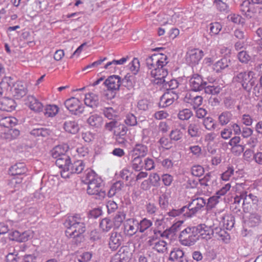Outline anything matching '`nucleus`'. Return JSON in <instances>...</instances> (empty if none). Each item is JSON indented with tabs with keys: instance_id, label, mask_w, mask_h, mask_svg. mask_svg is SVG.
<instances>
[{
	"instance_id": "obj_31",
	"label": "nucleus",
	"mask_w": 262,
	"mask_h": 262,
	"mask_svg": "<svg viewBox=\"0 0 262 262\" xmlns=\"http://www.w3.org/2000/svg\"><path fill=\"white\" fill-rule=\"evenodd\" d=\"M28 84L26 82L17 81V99L21 98L28 93Z\"/></svg>"
},
{
	"instance_id": "obj_60",
	"label": "nucleus",
	"mask_w": 262,
	"mask_h": 262,
	"mask_svg": "<svg viewBox=\"0 0 262 262\" xmlns=\"http://www.w3.org/2000/svg\"><path fill=\"white\" fill-rule=\"evenodd\" d=\"M31 235L30 231H25L22 233H20L17 231V242L25 243L27 242Z\"/></svg>"
},
{
	"instance_id": "obj_38",
	"label": "nucleus",
	"mask_w": 262,
	"mask_h": 262,
	"mask_svg": "<svg viewBox=\"0 0 262 262\" xmlns=\"http://www.w3.org/2000/svg\"><path fill=\"white\" fill-rule=\"evenodd\" d=\"M142 158L140 156H137L132 160V167L135 171H140L143 168L144 162Z\"/></svg>"
},
{
	"instance_id": "obj_44",
	"label": "nucleus",
	"mask_w": 262,
	"mask_h": 262,
	"mask_svg": "<svg viewBox=\"0 0 262 262\" xmlns=\"http://www.w3.org/2000/svg\"><path fill=\"white\" fill-rule=\"evenodd\" d=\"M1 138L7 140L11 141L16 138V129L9 128L7 132L2 133Z\"/></svg>"
},
{
	"instance_id": "obj_41",
	"label": "nucleus",
	"mask_w": 262,
	"mask_h": 262,
	"mask_svg": "<svg viewBox=\"0 0 262 262\" xmlns=\"http://www.w3.org/2000/svg\"><path fill=\"white\" fill-rule=\"evenodd\" d=\"M203 124L206 129L208 130H214L217 124L214 119L211 117H207L204 119Z\"/></svg>"
},
{
	"instance_id": "obj_1",
	"label": "nucleus",
	"mask_w": 262,
	"mask_h": 262,
	"mask_svg": "<svg viewBox=\"0 0 262 262\" xmlns=\"http://www.w3.org/2000/svg\"><path fill=\"white\" fill-rule=\"evenodd\" d=\"M85 172L82 181L88 185V194L95 195L96 199H104L106 195V192L104 189L101 178L91 169L86 170Z\"/></svg>"
},
{
	"instance_id": "obj_40",
	"label": "nucleus",
	"mask_w": 262,
	"mask_h": 262,
	"mask_svg": "<svg viewBox=\"0 0 262 262\" xmlns=\"http://www.w3.org/2000/svg\"><path fill=\"white\" fill-rule=\"evenodd\" d=\"M200 126L198 123H190L188 127V133L191 137L199 136Z\"/></svg>"
},
{
	"instance_id": "obj_24",
	"label": "nucleus",
	"mask_w": 262,
	"mask_h": 262,
	"mask_svg": "<svg viewBox=\"0 0 262 262\" xmlns=\"http://www.w3.org/2000/svg\"><path fill=\"white\" fill-rule=\"evenodd\" d=\"M213 236L218 239H221L227 243L230 239V235L224 229L220 227H215L213 229Z\"/></svg>"
},
{
	"instance_id": "obj_16",
	"label": "nucleus",
	"mask_w": 262,
	"mask_h": 262,
	"mask_svg": "<svg viewBox=\"0 0 262 262\" xmlns=\"http://www.w3.org/2000/svg\"><path fill=\"white\" fill-rule=\"evenodd\" d=\"M67 228L65 233L66 235L69 234L70 236H72L74 234L84 233L86 230L85 225L84 223H79L77 224L64 225Z\"/></svg>"
},
{
	"instance_id": "obj_56",
	"label": "nucleus",
	"mask_w": 262,
	"mask_h": 262,
	"mask_svg": "<svg viewBox=\"0 0 262 262\" xmlns=\"http://www.w3.org/2000/svg\"><path fill=\"white\" fill-rule=\"evenodd\" d=\"M148 180L150 185L154 187H159L160 185V178L156 173L150 174Z\"/></svg>"
},
{
	"instance_id": "obj_30",
	"label": "nucleus",
	"mask_w": 262,
	"mask_h": 262,
	"mask_svg": "<svg viewBox=\"0 0 262 262\" xmlns=\"http://www.w3.org/2000/svg\"><path fill=\"white\" fill-rule=\"evenodd\" d=\"M232 117V114L230 112L224 111L219 116V122L222 126H224L231 121Z\"/></svg>"
},
{
	"instance_id": "obj_58",
	"label": "nucleus",
	"mask_w": 262,
	"mask_h": 262,
	"mask_svg": "<svg viewBox=\"0 0 262 262\" xmlns=\"http://www.w3.org/2000/svg\"><path fill=\"white\" fill-rule=\"evenodd\" d=\"M103 112L105 117L110 120H114L113 118L117 116L116 111L112 107H105Z\"/></svg>"
},
{
	"instance_id": "obj_12",
	"label": "nucleus",
	"mask_w": 262,
	"mask_h": 262,
	"mask_svg": "<svg viewBox=\"0 0 262 262\" xmlns=\"http://www.w3.org/2000/svg\"><path fill=\"white\" fill-rule=\"evenodd\" d=\"M197 234L200 238L209 240L213 236V229L211 226H208L205 224H200L195 226Z\"/></svg>"
},
{
	"instance_id": "obj_21",
	"label": "nucleus",
	"mask_w": 262,
	"mask_h": 262,
	"mask_svg": "<svg viewBox=\"0 0 262 262\" xmlns=\"http://www.w3.org/2000/svg\"><path fill=\"white\" fill-rule=\"evenodd\" d=\"M68 149L69 146L68 144L59 145L51 150V154L53 158L57 159L61 158L62 155H67L66 152Z\"/></svg>"
},
{
	"instance_id": "obj_52",
	"label": "nucleus",
	"mask_w": 262,
	"mask_h": 262,
	"mask_svg": "<svg viewBox=\"0 0 262 262\" xmlns=\"http://www.w3.org/2000/svg\"><path fill=\"white\" fill-rule=\"evenodd\" d=\"M156 55H157V57L155 59L158 66L164 67L168 63V58L166 55L161 53L156 54Z\"/></svg>"
},
{
	"instance_id": "obj_3",
	"label": "nucleus",
	"mask_w": 262,
	"mask_h": 262,
	"mask_svg": "<svg viewBox=\"0 0 262 262\" xmlns=\"http://www.w3.org/2000/svg\"><path fill=\"white\" fill-rule=\"evenodd\" d=\"M235 81L240 83L243 89L248 93L251 91L254 83H256V79L253 76V72H242L234 77Z\"/></svg>"
},
{
	"instance_id": "obj_4",
	"label": "nucleus",
	"mask_w": 262,
	"mask_h": 262,
	"mask_svg": "<svg viewBox=\"0 0 262 262\" xmlns=\"http://www.w3.org/2000/svg\"><path fill=\"white\" fill-rule=\"evenodd\" d=\"M64 104L68 110L74 115L79 116L83 113L84 106L77 98L71 97L67 99Z\"/></svg>"
},
{
	"instance_id": "obj_35",
	"label": "nucleus",
	"mask_w": 262,
	"mask_h": 262,
	"mask_svg": "<svg viewBox=\"0 0 262 262\" xmlns=\"http://www.w3.org/2000/svg\"><path fill=\"white\" fill-rule=\"evenodd\" d=\"M126 214L123 211H118L114 216L113 223L115 228H118L125 220Z\"/></svg>"
},
{
	"instance_id": "obj_61",
	"label": "nucleus",
	"mask_w": 262,
	"mask_h": 262,
	"mask_svg": "<svg viewBox=\"0 0 262 262\" xmlns=\"http://www.w3.org/2000/svg\"><path fill=\"white\" fill-rule=\"evenodd\" d=\"M124 122L128 126H135L137 124V118L134 114H128L126 116Z\"/></svg>"
},
{
	"instance_id": "obj_43",
	"label": "nucleus",
	"mask_w": 262,
	"mask_h": 262,
	"mask_svg": "<svg viewBox=\"0 0 262 262\" xmlns=\"http://www.w3.org/2000/svg\"><path fill=\"white\" fill-rule=\"evenodd\" d=\"M113 222L108 218H104L100 223L99 227L103 231H108L113 226Z\"/></svg>"
},
{
	"instance_id": "obj_47",
	"label": "nucleus",
	"mask_w": 262,
	"mask_h": 262,
	"mask_svg": "<svg viewBox=\"0 0 262 262\" xmlns=\"http://www.w3.org/2000/svg\"><path fill=\"white\" fill-rule=\"evenodd\" d=\"M223 225L227 230H231L235 224V218L232 215H227L223 217Z\"/></svg>"
},
{
	"instance_id": "obj_20",
	"label": "nucleus",
	"mask_w": 262,
	"mask_h": 262,
	"mask_svg": "<svg viewBox=\"0 0 262 262\" xmlns=\"http://www.w3.org/2000/svg\"><path fill=\"white\" fill-rule=\"evenodd\" d=\"M63 127L66 132L72 134L77 133L79 129L78 123L74 120H66Z\"/></svg>"
},
{
	"instance_id": "obj_8",
	"label": "nucleus",
	"mask_w": 262,
	"mask_h": 262,
	"mask_svg": "<svg viewBox=\"0 0 262 262\" xmlns=\"http://www.w3.org/2000/svg\"><path fill=\"white\" fill-rule=\"evenodd\" d=\"M204 56V53L198 49L189 50L186 53V61L190 66L198 64L200 60Z\"/></svg>"
},
{
	"instance_id": "obj_13",
	"label": "nucleus",
	"mask_w": 262,
	"mask_h": 262,
	"mask_svg": "<svg viewBox=\"0 0 262 262\" xmlns=\"http://www.w3.org/2000/svg\"><path fill=\"white\" fill-rule=\"evenodd\" d=\"M127 127L123 124L120 126V128L114 130L113 135L115 137L116 142L122 146H126L127 140L126 138Z\"/></svg>"
},
{
	"instance_id": "obj_49",
	"label": "nucleus",
	"mask_w": 262,
	"mask_h": 262,
	"mask_svg": "<svg viewBox=\"0 0 262 262\" xmlns=\"http://www.w3.org/2000/svg\"><path fill=\"white\" fill-rule=\"evenodd\" d=\"M45 111L44 114L47 117H53L58 113V108L55 105H49L46 106Z\"/></svg>"
},
{
	"instance_id": "obj_59",
	"label": "nucleus",
	"mask_w": 262,
	"mask_h": 262,
	"mask_svg": "<svg viewBox=\"0 0 262 262\" xmlns=\"http://www.w3.org/2000/svg\"><path fill=\"white\" fill-rule=\"evenodd\" d=\"M150 106V102L147 99L140 100L137 103L138 109L143 111H147Z\"/></svg>"
},
{
	"instance_id": "obj_26",
	"label": "nucleus",
	"mask_w": 262,
	"mask_h": 262,
	"mask_svg": "<svg viewBox=\"0 0 262 262\" xmlns=\"http://www.w3.org/2000/svg\"><path fill=\"white\" fill-rule=\"evenodd\" d=\"M71 158L68 155H62L61 158L56 159L55 164L61 169L68 170L70 164H71Z\"/></svg>"
},
{
	"instance_id": "obj_5",
	"label": "nucleus",
	"mask_w": 262,
	"mask_h": 262,
	"mask_svg": "<svg viewBox=\"0 0 262 262\" xmlns=\"http://www.w3.org/2000/svg\"><path fill=\"white\" fill-rule=\"evenodd\" d=\"M206 204L205 200L202 198H198L193 200L187 205H185L187 208L188 217H191L195 215Z\"/></svg>"
},
{
	"instance_id": "obj_37",
	"label": "nucleus",
	"mask_w": 262,
	"mask_h": 262,
	"mask_svg": "<svg viewBox=\"0 0 262 262\" xmlns=\"http://www.w3.org/2000/svg\"><path fill=\"white\" fill-rule=\"evenodd\" d=\"M240 196L242 199L243 200V202H245V204L249 203L250 204L251 202L255 204L258 201L256 196L251 193L248 194V192L247 191H244L241 193Z\"/></svg>"
},
{
	"instance_id": "obj_36",
	"label": "nucleus",
	"mask_w": 262,
	"mask_h": 262,
	"mask_svg": "<svg viewBox=\"0 0 262 262\" xmlns=\"http://www.w3.org/2000/svg\"><path fill=\"white\" fill-rule=\"evenodd\" d=\"M204 92L206 94L212 95H217L220 93L222 88L219 85L209 84L208 83L204 86Z\"/></svg>"
},
{
	"instance_id": "obj_29",
	"label": "nucleus",
	"mask_w": 262,
	"mask_h": 262,
	"mask_svg": "<svg viewBox=\"0 0 262 262\" xmlns=\"http://www.w3.org/2000/svg\"><path fill=\"white\" fill-rule=\"evenodd\" d=\"M230 63V61L229 59L225 57L223 58L213 64V69L219 73L221 70L228 67Z\"/></svg>"
},
{
	"instance_id": "obj_10",
	"label": "nucleus",
	"mask_w": 262,
	"mask_h": 262,
	"mask_svg": "<svg viewBox=\"0 0 262 262\" xmlns=\"http://www.w3.org/2000/svg\"><path fill=\"white\" fill-rule=\"evenodd\" d=\"M124 241L123 234L121 232L113 231L110 234L108 242L110 248L113 250H116Z\"/></svg>"
},
{
	"instance_id": "obj_51",
	"label": "nucleus",
	"mask_w": 262,
	"mask_h": 262,
	"mask_svg": "<svg viewBox=\"0 0 262 262\" xmlns=\"http://www.w3.org/2000/svg\"><path fill=\"white\" fill-rule=\"evenodd\" d=\"M68 238H72V239L71 241L72 244L76 246L79 245L81 243H82L84 240V237L83 235V233L81 234H74L72 236H70L69 234H68V235H66Z\"/></svg>"
},
{
	"instance_id": "obj_7",
	"label": "nucleus",
	"mask_w": 262,
	"mask_h": 262,
	"mask_svg": "<svg viewBox=\"0 0 262 262\" xmlns=\"http://www.w3.org/2000/svg\"><path fill=\"white\" fill-rule=\"evenodd\" d=\"M190 89L194 92H199L203 90L204 86L208 82L204 81L201 75L198 74L192 75L189 80Z\"/></svg>"
},
{
	"instance_id": "obj_53",
	"label": "nucleus",
	"mask_w": 262,
	"mask_h": 262,
	"mask_svg": "<svg viewBox=\"0 0 262 262\" xmlns=\"http://www.w3.org/2000/svg\"><path fill=\"white\" fill-rule=\"evenodd\" d=\"M156 56V54H154L145 58L146 65L148 69L151 70V71L158 66L155 59L157 57Z\"/></svg>"
},
{
	"instance_id": "obj_23",
	"label": "nucleus",
	"mask_w": 262,
	"mask_h": 262,
	"mask_svg": "<svg viewBox=\"0 0 262 262\" xmlns=\"http://www.w3.org/2000/svg\"><path fill=\"white\" fill-rule=\"evenodd\" d=\"M84 104L92 108L97 107L99 104V98L98 95L93 93L85 94Z\"/></svg>"
},
{
	"instance_id": "obj_57",
	"label": "nucleus",
	"mask_w": 262,
	"mask_h": 262,
	"mask_svg": "<svg viewBox=\"0 0 262 262\" xmlns=\"http://www.w3.org/2000/svg\"><path fill=\"white\" fill-rule=\"evenodd\" d=\"M227 18L231 20L232 22L237 24H245V19L243 18L242 16L237 14H231L229 15L227 17Z\"/></svg>"
},
{
	"instance_id": "obj_11",
	"label": "nucleus",
	"mask_w": 262,
	"mask_h": 262,
	"mask_svg": "<svg viewBox=\"0 0 262 262\" xmlns=\"http://www.w3.org/2000/svg\"><path fill=\"white\" fill-rule=\"evenodd\" d=\"M24 101L25 105L35 113H39L43 110L42 104L33 95H28L24 99Z\"/></svg>"
},
{
	"instance_id": "obj_28",
	"label": "nucleus",
	"mask_w": 262,
	"mask_h": 262,
	"mask_svg": "<svg viewBox=\"0 0 262 262\" xmlns=\"http://www.w3.org/2000/svg\"><path fill=\"white\" fill-rule=\"evenodd\" d=\"M87 122L91 126L95 128H100L103 122V118L97 114L91 115L87 120Z\"/></svg>"
},
{
	"instance_id": "obj_17",
	"label": "nucleus",
	"mask_w": 262,
	"mask_h": 262,
	"mask_svg": "<svg viewBox=\"0 0 262 262\" xmlns=\"http://www.w3.org/2000/svg\"><path fill=\"white\" fill-rule=\"evenodd\" d=\"M234 201L230 204V209L231 212L238 216L243 217V213L242 210V203H241L242 198L241 196L236 195L233 199Z\"/></svg>"
},
{
	"instance_id": "obj_33",
	"label": "nucleus",
	"mask_w": 262,
	"mask_h": 262,
	"mask_svg": "<svg viewBox=\"0 0 262 262\" xmlns=\"http://www.w3.org/2000/svg\"><path fill=\"white\" fill-rule=\"evenodd\" d=\"M16 118L11 117H6L0 120V125L9 128L15 126Z\"/></svg>"
},
{
	"instance_id": "obj_54",
	"label": "nucleus",
	"mask_w": 262,
	"mask_h": 262,
	"mask_svg": "<svg viewBox=\"0 0 262 262\" xmlns=\"http://www.w3.org/2000/svg\"><path fill=\"white\" fill-rule=\"evenodd\" d=\"M193 115L192 111L187 108L180 111L178 115L179 119L181 120H187Z\"/></svg>"
},
{
	"instance_id": "obj_50",
	"label": "nucleus",
	"mask_w": 262,
	"mask_h": 262,
	"mask_svg": "<svg viewBox=\"0 0 262 262\" xmlns=\"http://www.w3.org/2000/svg\"><path fill=\"white\" fill-rule=\"evenodd\" d=\"M252 89V93L254 95V100L257 101L260 98H261L262 95V87L260 85H258V82L257 80L256 81V83H254Z\"/></svg>"
},
{
	"instance_id": "obj_25",
	"label": "nucleus",
	"mask_w": 262,
	"mask_h": 262,
	"mask_svg": "<svg viewBox=\"0 0 262 262\" xmlns=\"http://www.w3.org/2000/svg\"><path fill=\"white\" fill-rule=\"evenodd\" d=\"M131 253L126 251L123 248H121L115 255L116 262H128L130 259Z\"/></svg>"
},
{
	"instance_id": "obj_39",
	"label": "nucleus",
	"mask_w": 262,
	"mask_h": 262,
	"mask_svg": "<svg viewBox=\"0 0 262 262\" xmlns=\"http://www.w3.org/2000/svg\"><path fill=\"white\" fill-rule=\"evenodd\" d=\"M152 224V222L150 220L144 218L140 222H138V231L141 233H144L151 226Z\"/></svg>"
},
{
	"instance_id": "obj_62",
	"label": "nucleus",
	"mask_w": 262,
	"mask_h": 262,
	"mask_svg": "<svg viewBox=\"0 0 262 262\" xmlns=\"http://www.w3.org/2000/svg\"><path fill=\"white\" fill-rule=\"evenodd\" d=\"M189 99L190 100V103L192 104L194 109H196L202 104L203 97L201 96H196L195 97L190 96Z\"/></svg>"
},
{
	"instance_id": "obj_55",
	"label": "nucleus",
	"mask_w": 262,
	"mask_h": 262,
	"mask_svg": "<svg viewBox=\"0 0 262 262\" xmlns=\"http://www.w3.org/2000/svg\"><path fill=\"white\" fill-rule=\"evenodd\" d=\"M167 243L164 241H159L154 244V249L159 253H164L167 249Z\"/></svg>"
},
{
	"instance_id": "obj_34",
	"label": "nucleus",
	"mask_w": 262,
	"mask_h": 262,
	"mask_svg": "<svg viewBox=\"0 0 262 262\" xmlns=\"http://www.w3.org/2000/svg\"><path fill=\"white\" fill-rule=\"evenodd\" d=\"M148 151L147 147L146 145L142 144H137L133 150V154L141 157H145Z\"/></svg>"
},
{
	"instance_id": "obj_27",
	"label": "nucleus",
	"mask_w": 262,
	"mask_h": 262,
	"mask_svg": "<svg viewBox=\"0 0 262 262\" xmlns=\"http://www.w3.org/2000/svg\"><path fill=\"white\" fill-rule=\"evenodd\" d=\"M124 186V183L121 181H118L114 183L108 192V196L112 197L117 193L120 194Z\"/></svg>"
},
{
	"instance_id": "obj_22",
	"label": "nucleus",
	"mask_w": 262,
	"mask_h": 262,
	"mask_svg": "<svg viewBox=\"0 0 262 262\" xmlns=\"http://www.w3.org/2000/svg\"><path fill=\"white\" fill-rule=\"evenodd\" d=\"M84 167V163L82 160L74 161L73 162L71 161L68 170H69L71 174H79L83 170Z\"/></svg>"
},
{
	"instance_id": "obj_19",
	"label": "nucleus",
	"mask_w": 262,
	"mask_h": 262,
	"mask_svg": "<svg viewBox=\"0 0 262 262\" xmlns=\"http://www.w3.org/2000/svg\"><path fill=\"white\" fill-rule=\"evenodd\" d=\"M15 102L9 98L0 99V110L3 111L11 112L15 108Z\"/></svg>"
},
{
	"instance_id": "obj_46",
	"label": "nucleus",
	"mask_w": 262,
	"mask_h": 262,
	"mask_svg": "<svg viewBox=\"0 0 262 262\" xmlns=\"http://www.w3.org/2000/svg\"><path fill=\"white\" fill-rule=\"evenodd\" d=\"M213 4L218 10L221 12L228 13L229 12V7L223 0H214Z\"/></svg>"
},
{
	"instance_id": "obj_14",
	"label": "nucleus",
	"mask_w": 262,
	"mask_h": 262,
	"mask_svg": "<svg viewBox=\"0 0 262 262\" xmlns=\"http://www.w3.org/2000/svg\"><path fill=\"white\" fill-rule=\"evenodd\" d=\"M121 83V77L118 75H113L110 76L103 82V84L106 86L108 90L116 91L119 90Z\"/></svg>"
},
{
	"instance_id": "obj_6",
	"label": "nucleus",
	"mask_w": 262,
	"mask_h": 262,
	"mask_svg": "<svg viewBox=\"0 0 262 262\" xmlns=\"http://www.w3.org/2000/svg\"><path fill=\"white\" fill-rule=\"evenodd\" d=\"M163 67L157 66L150 71L151 76L155 78L154 82L157 84H161L165 82L168 75V71Z\"/></svg>"
},
{
	"instance_id": "obj_45",
	"label": "nucleus",
	"mask_w": 262,
	"mask_h": 262,
	"mask_svg": "<svg viewBox=\"0 0 262 262\" xmlns=\"http://www.w3.org/2000/svg\"><path fill=\"white\" fill-rule=\"evenodd\" d=\"M169 216L176 217L179 216L181 214H183L184 216L188 217V213L187 211V208L185 206H183L180 209H172L167 213Z\"/></svg>"
},
{
	"instance_id": "obj_64",
	"label": "nucleus",
	"mask_w": 262,
	"mask_h": 262,
	"mask_svg": "<svg viewBox=\"0 0 262 262\" xmlns=\"http://www.w3.org/2000/svg\"><path fill=\"white\" fill-rule=\"evenodd\" d=\"M163 86L165 89H176L179 86V82L176 79H171L169 81H167L165 79V82L162 83Z\"/></svg>"
},
{
	"instance_id": "obj_42",
	"label": "nucleus",
	"mask_w": 262,
	"mask_h": 262,
	"mask_svg": "<svg viewBox=\"0 0 262 262\" xmlns=\"http://www.w3.org/2000/svg\"><path fill=\"white\" fill-rule=\"evenodd\" d=\"M122 124L116 120H113L109 122H106L104 125V128L108 132H114L118 128H120Z\"/></svg>"
},
{
	"instance_id": "obj_32",
	"label": "nucleus",
	"mask_w": 262,
	"mask_h": 262,
	"mask_svg": "<svg viewBox=\"0 0 262 262\" xmlns=\"http://www.w3.org/2000/svg\"><path fill=\"white\" fill-rule=\"evenodd\" d=\"M79 223H84V219L79 214H74L73 215L69 216L64 222V225L77 224Z\"/></svg>"
},
{
	"instance_id": "obj_63",
	"label": "nucleus",
	"mask_w": 262,
	"mask_h": 262,
	"mask_svg": "<svg viewBox=\"0 0 262 262\" xmlns=\"http://www.w3.org/2000/svg\"><path fill=\"white\" fill-rule=\"evenodd\" d=\"M220 196L215 194L208 199L207 203V207L208 209H211L215 207V206L219 202Z\"/></svg>"
},
{
	"instance_id": "obj_18",
	"label": "nucleus",
	"mask_w": 262,
	"mask_h": 262,
	"mask_svg": "<svg viewBox=\"0 0 262 262\" xmlns=\"http://www.w3.org/2000/svg\"><path fill=\"white\" fill-rule=\"evenodd\" d=\"M169 259L175 262H188L184 252L179 248L174 249L171 251Z\"/></svg>"
},
{
	"instance_id": "obj_15",
	"label": "nucleus",
	"mask_w": 262,
	"mask_h": 262,
	"mask_svg": "<svg viewBox=\"0 0 262 262\" xmlns=\"http://www.w3.org/2000/svg\"><path fill=\"white\" fill-rule=\"evenodd\" d=\"M251 3L249 0H245L239 4L241 12L247 19H251L255 13L253 5Z\"/></svg>"
},
{
	"instance_id": "obj_2",
	"label": "nucleus",
	"mask_w": 262,
	"mask_h": 262,
	"mask_svg": "<svg viewBox=\"0 0 262 262\" xmlns=\"http://www.w3.org/2000/svg\"><path fill=\"white\" fill-rule=\"evenodd\" d=\"M181 244L186 246H191L199 241L195 226L188 227L183 230L179 236Z\"/></svg>"
},
{
	"instance_id": "obj_48",
	"label": "nucleus",
	"mask_w": 262,
	"mask_h": 262,
	"mask_svg": "<svg viewBox=\"0 0 262 262\" xmlns=\"http://www.w3.org/2000/svg\"><path fill=\"white\" fill-rule=\"evenodd\" d=\"M260 222V216L257 213L250 214L247 221L248 225L250 227H255Z\"/></svg>"
},
{
	"instance_id": "obj_9",
	"label": "nucleus",
	"mask_w": 262,
	"mask_h": 262,
	"mask_svg": "<svg viewBox=\"0 0 262 262\" xmlns=\"http://www.w3.org/2000/svg\"><path fill=\"white\" fill-rule=\"evenodd\" d=\"M138 221L136 219H127L123 224L124 233L129 236H132L138 231Z\"/></svg>"
}]
</instances>
